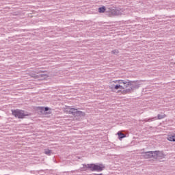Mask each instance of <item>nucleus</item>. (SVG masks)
Masks as SVG:
<instances>
[{
    "mask_svg": "<svg viewBox=\"0 0 175 175\" xmlns=\"http://www.w3.org/2000/svg\"><path fill=\"white\" fill-rule=\"evenodd\" d=\"M97 175H103V174H97Z\"/></svg>",
    "mask_w": 175,
    "mask_h": 175,
    "instance_id": "nucleus-22",
    "label": "nucleus"
},
{
    "mask_svg": "<svg viewBox=\"0 0 175 175\" xmlns=\"http://www.w3.org/2000/svg\"><path fill=\"white\" fill-rule=\"evenodd\" d=\"M139 87H140V84H138L135 81H131L130 88L123 90V94H129V92H132L133 91H135V90L139 89Z\"/></svg>",
    "mask_w": 175,
    "mask_h": 175,
    "instance_id": "nucleus-2",
    "label": "nucleus"
},
{
    "mask_svg": "<svg viewBox=\"0 0 175 175\" xmlns=\"http://www.w3.org/2000/svg\"><path fill=\"white\" fill-rule=\"evenodd\" d=\"M118 53H119L118 49H115L112 51L113 54H118Z\"/></svg>",
    "mask_w": 175,
    "mask_h": 175,
    "instance_id": "nucleus-18",
    "label": "nucleus"
},
{
    "mask_svg": "<svg viewBox=\"0 0 175 175\" xmlns=\"http://www.w3.org/2000/svg\"><path fill=\"white\" fill-rule=\"evenodd\" d=\"M40 77H44V76H46V75H44V74H41V75H38Z\"/></svg>",
    "mask_w": 175,
    "mask_h": 175,
    "instance_id": "nucleus-20",
    "label": "nucleus"
},
{
    "mask_svg": "<svg viewBox=\"0 0 175 175\" xmlns=\"http://www.w3.org/2000/svg\"><path fill=\"white\" fill-rule=\"evenodd\" d=\"M112 83H114V84H117V83L119 84H123L122 88V90H128V88H131V81L129 80H116L113 81Z\"/></svg>",
    "mask_w": 175,
    "mask_h": 175,
    "instance_id": "nucleus-3",
    "label": "nucleus"
},
{
    "mask_svg": "<svg viewBox=\"0 0 175 175\" xmlns=\"http://www.w3.org/2000/svg\"><path fill=\"white\" fill-rule=\"evenodd\" d=\"M76 117H84L85 116V113L81 111H77L75 115Z\"/></svg>",
    "mask_w": 175,
    "mask_h": 175,
    "instance_id": "nucleus-8",
    "label": "nucleus"
},
{
    "mask_svg": "<svg viewBox=\"0 0 175 175\" xmlns=\"http://www.w3.org/2000/svg\"><path fill=\"white\" fill-rule=\"evenodd\" d=\"M87 169H90L92 172H102L105 169V165L103 164L96 165V164H83V167H81V172L87 170Z\"/></svg>",
    "mask_w": 175,
    "mask_h": 175,
    "instance_id": "nucleus-1",
    "label": "nucleus"
},
{
    "mask_svg": "<svg viewBox=\"0 0 175 175\" xmlns=\"http://www.w3.org/2000/svg\"><path fill=\"white\" fill-rule=\"evenodd\" d=\"M147 120H148V119H144V121L145 122H148V121H147Z\"/></svg>",
    "mask_w": 175,
    "mask_h": 175,
    "instance_id": "nucleus-21",
    "label": "nucleus"
},
{
    "mask_svg": "<svg viewBox=\"0 0 175 175\" xmlns=\"http://www.w3.org/2000/svg\"><path fill=\"white\" fill-rule=\"evenodd\" d=\"M77 111V109L71 108L69 110V114H72V116H75Z\"/></svg>",
    "mask_w": 175,
    "mask_h": 175,
    "instance_id": "nucleus-10",
    "label": "nucleus"
},
{
    "mask_svg": "<svg viewBox=\"0 0 175 175\" xmlns=\"http://www.w3.org/2000/svg\"><path fill=\"white\" fill-rule=\"evenodd\" d=\"M116 86V84L111 83V84L109 85V89L111 90L112 91L115 90L114 87Z\"/></svg>",
    "mask_w": 175,
    "mask_h": 175,
    "instance_id": "nucleus-16",
    "label": "nucleus"
},
{
    "mask_svg": "<svg viewBox=\"0 0 175 175\" xmlns=\"http://www.w3.org/2000/svg\"><path fill=\"white\" fill-rule=\"evenodd\" d=\"M167 140H169V142H175V134H174L171 136H169L167 137Z\"/></svg>",
    "mask_w": 175,
    "mask_h": 175,
    "instance_id": "nucleus-11",
    "label": "nucleus"
},
{
    "mask_svg": "<svg viewBox=\"0 0 175 175\" xmlns=\"http://www.w3.org/2000/svg\"><path fill=\"white\" fill-rule=\"evenodd\" d=\"M121 84H122V83H115V86H114L115 90H122V85H121Z\"/></svg>",
    "mask_w": 175,
    "mask_h": 175,
    "instance_id": "nucleus-9",
    "label": "nucleus"
},
{
    "mask_svg": "<svg viewBox=\"0 0 175 175\" xmlns=\"http://www.w3.org/2000/svg\"><path fill=\"white\" fill-rule=\"evenodd\" d=\"M111 14L112 16H120V10L116 9H112L111 10Z\"/></svg>",
    "mask_w": 175,
    "mask_h": 175,
    "instance_id": "nucleus-7",
    "label": "nucleus"
},
{
    "mask_svg": "<svg viewBox=\"0 0 175 175\" xmlns=\"http://www.w3.org/2000/svg\"><path fill=\"white\" fill-rule=\"evenodd\" d=\"M53 152L51 151V150H49V149H46L44 150V154H46V155H51V153Z\"/></svg>",
    "mask_w": 175,
    "mask_h": 175,
    "instance_id": "nucleus-15",
    "label": "nucleus"
},
{
    "mask_svg": "<svg viewBox=\"0 0 175 175\" xmlns=\"http://www.w3.org/2000/svg\"><path fill=\"white\" fill-rule=\"evenodd\" d=\"M165 117H166L165 114H163V115L158 114L157 117V120H163V118H165Z\"/></svg>",
    "mask_w": 175,
    "mask_h": 175,
    "instance_id": "nucleus-12",
    "label": "nucleus"
},
{
    "mask_svg": "<svg viewBox=\"0 0 175 175\" xmlns=\"http://www.w3.org/2000/svg\"><path fill=\"white\" fill-rule=\"evenodd\" d=\"M118 136L120 139H124V137H126L125 134L120 133V132L118 133Z\"/></svg>",
    "mask_w": 175,
    "mask_h": 175,
    "instance_id": "nucleus-14",
    "label": "nucleus"
},
{
    "mask_svg": "<svg viewBox=\"0 0 175 175\" xmlns=\"http://www.w3.org/2000/svg\"><path fill=\"white\" fill-rule=\"evenodd\" d=\"M11 111L12 116H14L16 118H24L25 117H27V116H28V114H25L24 113V111L20 109H12Z\"/></svg>",
    "mask_w": 175,
    "mask_h": 175,
    "instance_id": "nucleus-4",
    "label": "nucleus"
},
{
    "mask_svg": "<svg viewBox=\"0 0 175 175\" xmlns=\"http://www.w3.org/2000/svg\"><path fill=\"white\" fill-rule=\"evenodd\" d=\"M157 120V117L151 118L147 120L148 122H151L152 121Z\"/></svg>",
    "mask_w": 175,
    "mask_h": 175,
    "instance_id": "nucleus-17",
    "label": "nucleus"
},
{
    "mask_svg": "<svg viewBox=\"0 0 175 175\" xmlns=\"http://www.w3.org/2000/svg\"><path fill=\"white\" fill-rule=\"evenodd\" d=\"M144 157L146 158V159H148L150 158H155V151L145 152Z\"/></svg>",
    "mask_w": 175,
    "mask_h": 175,
    "instance_id": "nucleus-5",
    "label": "nucleus"
},
{
    "mask_svg": "<svg viewBox=\"0 0 175 175\" xmlns=\"http://www.w3.org/2000/svg\"><path fill=\"white\" fill-rule=\"evenodd\" d=\"M44 111H49V107H44Z\"/></svg>",
    "mask_w": 175,
    "mask_h": 175,
    "instance_id": "nucleus-19",
    "label": "nucleus"
},
{
    "mask_svg": "<svg viewBox=\"0 0 175 175\" xmlns=\"http://www.w3.org/2000/svg\"><path fill=\"white\" fill-rule=\"evenodd\" d=\"M155 155L156 157L154 158L156 159H163L166 157V154L160 151H155Z\"/></svg>",
    "mask_w": 175,
    "mask_h": 175,
    "instance_id": "nucleus-6",
    "label": "nucleus"
},
{
    "mask_svg": "<svg viewBox=\"0 0 175 175\" xmlns=\"http://www.w3.org/2000/svg\"><path fill=\"white\" fill-rule=\"evenodd\" d=\"M105 11H106V8L105 6H103L98 8L99 13H105Z\"/></svg>",
    "mask_w": 175,
    "mask_h": 175,
    "instance_id": "nucleus-13",
    "label": "nucleus"
}]
</instances>
